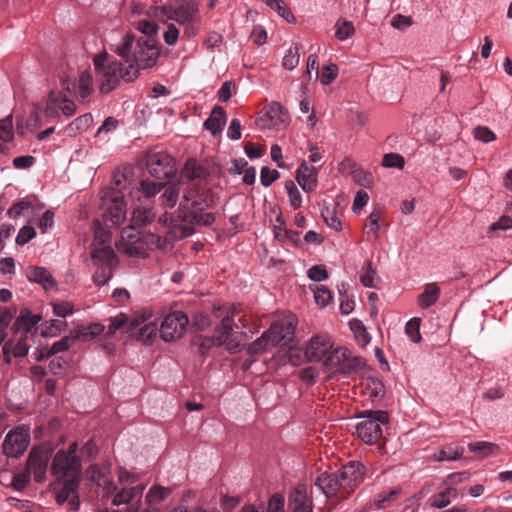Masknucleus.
I'll list each match as a JSON object with an SVG mask.
<instances>
[{"label": "nucleus", "instance_id": "obj_1", "mask_svg": "<svg viewBox=\"0 0 512 512\" xmlns=\"http://www.w3.org/2000/svg\"><path fill=\"white\" fill-rule=\"evenodd\" d=\"M115 52L125 60V64L133 63L140 69L153 67L159 58L160 52L155 38L136 37L126 34L115 45Z\"/></svg>", "mask_w": 512, "mask_h": 512}, {"label": "nucleus", "instance_id": "obj_2", "mask_svg": "<svg viewBox=\"0 0 512 512\" xmlns=\"http://www.w3.org/2000/svg\"><path fill=\"white\" fill-rule=\"evenodd\" d=\"M97 80L100 82L101 93H109L114 90L121 79L131 82L138 78V70L133 63L125 66V63L112 59L107 53L97 54L93 59Z\"/></svg>", "mask_w": 512, "mask_h": 512}, {"label": "nucleus", "instance_id": "obj_3", "mask_svg": "<svg viewBox=\"0 0 512 512\" xmlns=\"http://www.w3.org/2000/svg\"><path fill=\"white\" fill-rule=\"evenodd\" d=\"M100 207L106 226L118 227L126 218V204L121 189L104 188L100 192Z\"/></svg>", "mask_w": 512, "mask_h": 512}, {"label": "nucleus", "instance_id": "obj_4", "mask_svg": "<svg viewBox=\"0 0 512 512\" xmlns=\"http://www.w3.org/2000/svg\"><path fill=\"white\" fill-rule=\"evenodd\" d=\"M357 418L362 420L356 425L358 437L368 445L375 444L382 436V425L389 422V416L383 410H366Z\"/></svg>", "mask_w": 512, "mask_h": 512}, {"label": "nucleus", "instance_id": "obj_5", "mask_svg": "<svg viewBox=\"0 0 512 512\" xmlns=\"http://www.w3.org/2000/svg\"><path fill=\"white\" fill-rule=\"evenodd\" d=\"M122 249L129 256L144 257L148 249L160 247V236L149 233L143 234L133 226L126 227L121 232Z\"/></svg>", "mask_w": 512, "mask_h": 512}, {"label": "nucleus", "instance_id": "obj_6", "mask_svg": "<svg viewBox=\"0 0 512 512\" xmlns=\"http://www.w3.org/2000/svg\"><path fill=\"white\" fill-rule=\"evenodd\" d=\"M91 259L95 266L92 280L96 286L105 285L118 266V258L111 246L93 248Z\"/></svg>", "mask_w": 512, "mask_h": 512}, {"label": "nucleus", "instance_id": "obj_7", "mask_svg": "<svg viewBox=\"0 0 512 512\" xmlns=\"http://www.w3.org/2000/svg\"><path fill=\"white\" fill-rule=\"evenodd\" d=\"M209 204L200 207H191L189 211L179 214V218L186 224L174 225L172 232L174 237L182 239L194 233V225L210 226L215 221V216L211 212H204L210 209Z\"/></svg>", "mask_w": 512, "mask_h": 512}, {"label": "nucleus", "instance_id": "obj_8", "mask_svg": "<svg viewBox=\"0 0 512 512\" xmlns=\"http://www.w3.org/2000/svg\"><path fill=\"white\" fill-rule=\"evenodd\" d=\"M147 169L157 179H171L177 173L175 159L166 152H150L147 155Z\"/></svg>", "mask_w": 512, "mask_h": 512}, {"label": "nucleus", "instance_id": "obj_9", "mask_svg": "<svg viewBox=\"0 0 512 512\" xmlns=\"http://www.w3.org/2000/svg\"><path fill=\"white\" fill-rule=\"evenodd\" d=\"M30 443V429L19 425L10 430L3 441V452L7 457L17 458L22 455Z\"/></svg>", "mask_w": 512, "mask_h": 512}, {"label": "nucleus", "instance_id": "obj_10", "mask_svg": "<svg viewBox=\"0 0 512 512\" xmlns=\"http://www.w3.org/2000/svg\"><path fill=\"white\" fill-rule=\"evenodd\" d=\"M189 318L182 311H174L168 314L162 321L159 329L160 336L165 342L180 339L186 332Z\"/></svg>", "mask_w": 512, "mask_h": 512}, {"label": "nucleus", "instance_id": "obj_11", "mask_svg": "<svg viewBox=\"0 0 512 512\" xmlns=\"http://www.w3.org/2000/svg\"><path fill=\"white\" fill-rule=\"evenodd\" d=\"M50 470L58 479H63L68 474H71V477L80 478L82 473L81 460L79 457L70 456L65 450L61 449L53 457Z\"/></svg>", "mask_w": 512, "mask_h": 512}, {"label": "nucleus", "instance_id": "obj_12", "mask_svg": "<svg viewBox=\"0 0 512 512\" xmlns=\"http://www.w3.org/2000/svg\"><path fill=\"white\" fill-rule=\"evenodd\" d=\"M234 310L231 315L227 314L222 318L220 324L215 327V340L217 346H225L229 353H237L240 350V344L235 338L234 333Z\"/></svg>", "mask_w": 512, "mask_h": 512}, {"label": "nucleus", "instance_id": "obj_13", "mask_svg": "<svg viewBox=\"0 0 512 512\" xmlns=\"http://www.w3.org/2000/svg\"><path fill=\"white\" fill-rule=\"evenodd\" d=\"M50 450L46 447H34L31 449L27 458V471L32 472L34 480L41 483L45 479Z\"/></svg>", "mask_w": 512, "mask_h": 512}, {"label": "nucleus", "instance_id": "obj_14", "mask_svg": "<svg viewBox=\"0 0 512 512\" xmlns=\"http://www.w3.org/2000/svg\"><path fill=\"white\" fill-rule=\"evenodd\" d=\"M332 348V343L326 335H316L310 339L304 350L308 362L322 360Z\"/></svg>", "mask_w": 512, "mask_h": 512}, {"label": "nucleus", "instance_id": "obj_15", "mask_svg": "<svg viewBox=\"0 0 512 512\" xmlns=\"http://www.w3.org/2000/svg\"><path fill=\"white\" fill-rule=\"evenodd\" d=\"M288 507L291 512H313V501L304 485L296 486L290 493Z\"/></svg>", "mask_w": 512, "mask_h": 512}, {"label": "nucleus", "instance_id": "obj_16", "mask_svg": "<svg viewBox=\"0 0 512 512\" xmlns=\"http://www.w3.org/2000/svg\"><path fill=\"white\" fill-rule=\"evenodd\" d=\"M344 484L349 487L359 485L364 480L365 466L360 461H350L339 470Z\"/></svg>", "mask_w": 512, "mask_h": 512}, {"label": "nucleus", "instance_id": "obj_17", "mask_svg": "<svg viewBox=\"0 0 512 512\" xmlns=\"http://www.w3.org/2000/svg\"><path fill=\"white\" fill-rule=\"evenodd\" d=\"M318 171L314 166L306 162L300 164L297 169L296 180L300 187L307 193L312 192L317 187Z\"/></svg>", "mask_w": 512, "mask_h": 512}, {"label": "nucleus", "instance_id": "obj_18", "mask_svg": "<svg viewBox=\"0 0 512 512\" xmlns=\"http://www.w3.org/2000/svg\"><path fill=\"white\" fill-rule=\"evenodd\" d=\"M343 484L339 471L337 473H322L315 480V485L327 498L336 495Z\"/></svg>", "mask_w": 512, "mask_h": 512}, {"label": "nucleus", "instance_id": "obj_19", "mask_svg": "<svg viewBox=\"0 0 512 512\" xmlns=\"http://www.w3.org/2000/svg\"><path fill=\"white\" fill-rule=\"evenodd\" d=\"M26 276L29 281L40 284L46 291L55 289L57 286L56 280L45 267L30 266L26 270Z\"/></svg>", "mask_w": 512, "mask_h": 512}, {"label": "nucleus", "instance_id": "obj_20", "mask_svg": "<svg viewBox=\"0 0 512 512\" xmlns=\"http://www.w3.org/2000/svg\"><path fill=\"white\" fill-rule=\"evenodd\" d=\"M226 122V111L225 109L217 105L215 106L209 117L204 122V128L211 132L213 136L222 132L223 125Z\"/></svg>", "mask_w": 512, "mask_h": 512}, {"label": "nucleus", "instance_id": "obj_21", "mask_svg": "<svg viewBox=\"0 0 512 512\" xmlns=\"http://www.w3.org/2000/svg\"><path fill=\"white\" fill-rule=\"evenodd\" d=\"M40 321L41 316L39 314H32L29 310L24 309L21 311L20 316L15 320L12 326V331L16 334L22 330L24 334L27 335V333Z\"/></svg>", "mask_w": 512, "mask_h": 512}, {"label": "nucleus", "instance_id": "obj_22", "mask_svg": "<svg viewBox=\"0 0 512 512\" xmlns=\"http://www.w3.org/2000/svg\"><path fill=\"white\" fill-rule=\"evenodd\" d=\"M198 5L194 1H183L177 6L176 22L179 24L192 23L198 13Z\"/></svg>", "mask_w": 512, "mask_h": 512}, {"label": "nucleus", "instance_id": "obj_23", "mask_svg": "<svg viewBox=\"0 0 512 512\" xmlns=\"http://www.w3.org/2000/svg\"><path fill=\"white\" fill-rule=\"evenodd\" d=\"M209 176V171L196 159H188L182 171V177L193 179H204Z\"/></svg>", "mask_w": 512, "mask_h": 512}, {"label": "nucleus", "instance_id": "obj_24", "mask_svg": "<svg viewBox=\"0 0 512 512\" xmlns=\"http://www.w3.org/2000/svg\"><path fill=\"white\" fill-rule=\"evenodd\" d=\"M439 296L440 288L437 286V284H427L424 291L418 296V305L422 309H427L438 301Z\"/></svg>", "mask_w": 512, "mask_h": 512}, {"label": "nucleus", "instance_id": "obj_25", "mask_svg": "<svg viewBox=\"0 0 512 512\" xmlns=\"http://www.w3.org/2000/svg\"><path fill=\"white\" fill-rule=\"evenodd\" d=\"M349 356V349L344 347H337L325 356L324 366L327 368H336L340 373L343 361Z\"/></svg>", "mask_w": 512, "mask_h": 512}, {"label": "nucleus", "instance_id": "obj_26", "mask_svg": "<svg viewBox=\"0 0 512 512\" xmlns=\"http://www.w3.org/2000/svg\"><path fill=\"white\" fill-rule=\"evenodd\" d=\"M80 478L71 477L63 480L62 488L56 493L57 504L63 505L74 493L77 492Z\"/></svg>", "mask_w": 512, "mask_h": 512}, {"label": "nucleus", "instance_id": "obj_27", "mask_svg": "<svg viewBox=\"0 0 512 512\" xmlns=\"http://www.w3.org/2000/svg\"><path fill=\"white\" fill-rule=\"evenodd\" d=\"M365 366V361L363 358L358 356H353L351 351L349 350V356L345 361H343L342 367L340 368V373L344 376H352L361 371Z\"/></svg>", "mask_w": 512, "mask_h": 512}, {"label": "nucleus", "instance_id": "obj_28", "mask_svg": "<svg viewBox=\"0 0 512 512\" xmlns=\"http://www.w3.org/2000/svg\"><path fill=\"white\" fill-rule=\"evenodd\" d=\"M191 346L195 352L201 356H205L209 353L210 349L217 346V342L213 337H205L203 335H195L191 339Z\"/></svg>", "mask_w": 512, "mask_h": 512}, {"label": "nucleus", "instance_id": "obj_29", "mask_svg": "<svg viewBox=\"0 0 512 512\" xmlns=\"http://www.w3.org/2000/svg\"><path fill=\"white\" fill-rule=\"evenodd\" d=\"M456 497L457 490L453 487H446L431 498V506L437 509L445 508L451 503V498Z\"/></svg>", "mask_w": 512, "mask_h": 512}, {"label": "nucleus", "instance_id": "obj_30", "mask_svg": "<svg viewBox=\"0 0 512 512\" xmlns=\"http://www.w3.org/2000/svg\"><path fill=\"white\" fill-rule=\"evenodd\" d=\"M264 334L270 342L271 346H278L282 344L286 345L289 343L286 336L284 335V330L280 323L272 324L270 328L264 332Z\"/></svg>", "mask_w": 512, "mask_h": 512}, {"label": "nucleus", "instance_id": "obj_31", "mask_svg": "<svg viewBox=\"0 0 512 512\" xmlns=\"http://www.w3.org/2000/svg\"><path fill=\"white\" fill-rule=\"evenodd\" d=\"M111 232L102 227L99 220H95L93 248L111 246Z\"/></svg>", "mask_w": 512, "mask_h": 512}, {"label": "nucleus", "instance_id": "obj_32", "mask_svg": "<svg viewBox=\"0 0 512 512\" xmlns=\"http://www.w3.org/2000/svg\"><path fill=\"white\" fill-rule=\"evenodd\" d=\"M155 218L152 208L138 206L133 210L132 223L136 226H145Z\"/></svg>", "mask_w": 512, "mask_h": 512}, {"label": "nucleus", "instance_id": "obj_33", "mask_svg": "<svg viewBox=\"0 0 512 512\" xmlns=\"http://www.w3.org/2000/svg\"><path fill=\"white\" fill-rule=\"evenodd\" d=\"M266 113L268 117L272 119L275 123V127L278 128L281 125H284L287 122V116L283 111V107L279 102H271L266 108Z\"/></svg>", "mask_w": 512, "mask_h": 512}, {"label": "nucleus", "instance_id": "obj_34", "mask_svg": "<svg viewBox=\"0 0 512 512\" xmlns=\"http://www.w3.org/2000/svg\"><path fill=\"white\" fill-rule=\"evenodd\" d=\"M321 217L328 227L334 229L335 231H340L342 229V224L337 216L335 208H331L328 205L324 204L321 209Z\"/></svg>", "mask_w": 512, "mask_h": 512}, {"label": "nucleus", "instance_id": "obj_35", "mask_svg": "<svg viewBox=\"0 0 512 512\" xmlns=\"http://www.w3.org/2000/svg\"><path fill=\"white\" fill-rule=\"evenodd\" d=\"M110 324L108 325L107 335L113 336L118 330L127 332L126 329L129 327V316L125 313H119L115 317L109 319Z\"/></svg>", "mask_w": 512, "mask_h": 512}, {"label": "nucleus", "instance_id": "obj_36", "mask_svg": "<svg viewBox=\"0 0 512 512\" xmlns=\"http://www.w3.org/2000/svg\"><path fill=\"white\" fill-rule=\"evenodd\" d=\"M78 338V333H71L70 335L64 336L60 340L54 342L53 345L49 347L50 355L53 357L60 352L67 351L72 345H74Z\"/></svg>", "mask_w": 512, "mask_h": 512}, {"label": "nucleus", "instance_id": "obj_37", "mask_svg": "<svg viewBox=\"0 0 512 512\" xmlns=\"http://www.w3.org/2000/svg\"><path fill=\"white\" fill-rule=\"evenodd\" d=\"M12 114L0 120V139L4 142H9L13 139V123ZM5 147L0 143V152L4 153Z\"/></svg>", "mask_w": 512, "mask_h": 512}, {"label": "nucleus", "instance_id": "obj_38", "mask_svg": "<svg viewBox=\"0 0 512 512\" xmlns=\"http://www.w3.org/2000/svg\"><path fill=\"white\" fill-rule=\"evenodd\" d=\"M468 448L472 453L478 454L481 457L494 455L498 447L491 442L479 441L475 443H469Z\"/></svg>", "mask_w": 512, "mask_h": 512}, {"label": "nucleus", "instance_id": "obj_39", "mask_svg": "<svg viewBox=\"0 0 512 512\" xmlns=\"http://www.w3.org/2000/svg\"><path fill=\"white\" fill-rule=\"evenodd\" d=\"M59 101H60V94H57L53 90L49 92L44 113L45 116L48 118H57L59 116Z\"/></svg>", "mask_w": 512, "mask_h": 512}, {"label": "nucleus", "instance_id": "obj_40", "mask_svg": "<svg viewBox=\"0 0 512 512\" xmlns=\"http://www.w3.org/2000/svg\"><path fill=\"white\" fill-rule=\"evenodd\" d=\"M377 272L371 261H366L362 267L360 281L365 287L376 288L375 278Z\"/></svg>", "mask_w": 512, "mask_h": 512}, {"label": "nucleus", "instance_id": "obj_41", "mask_svg": "<svg viewBox=\"0 0 512 512\" xmlns=\"http://www.w3.org/2000/svg\"><path fill=\"white\" fill-rule=\"evenodd\" d=\"M171 489L160 485H153L146 494V501L149 504H155L163 501L169 494Z\"/></svg>", "mask_w": 512, "mask_h": 512}, {"label": "nucleus", "instance_id": "obj_42", "mask_svg": "<svg viewBox=\"0 0 512 512\" xmlns=\"http://www.w3.org/2000/svg\"><path fill=\"white\" fill-rule=\"evenodd\" d=\"M335 28V37L340 41H345L346 39L351 37L355 32L353 23L345 19H339L336 22Z\"/></svg>", "mask_w": 512, "mask_h": 512}, {"label": "nucleus", "instance_id": "obj_43", "mask_svg": "<svg viewBox=\"0 0 512 512\" xmlns=\"http://www.w3.org/2000/svg\"><path fill=\"white\" fill-rule=\"evenodd\" d=\"M300 60V48L298 45L290 47L283 57L282 65L287 70H293L297 67Z\"/></svg>", "mask_w": 512, "mask_h": 512}, {"label": "nucleus", "instance_id": "obj_44", "mask_svg": "<svg viewBox=\"0 0 512 512\" xmlns=\"http://www.w3.org/2000/svg\"><path fill=\"white\" fill-rule=\"evenodd\" d=\"M314 298L317 305L322 308L327 307L333 300L331 291L325 285H316L314 288Z\"/></svg>", "mask_w": 512, "mask_h": 512}, {"label": "nucleus", "instance_id": "obj_45", "mask_svg": "<svg viewBox=\"0 0 512 512\" xmlns=\"http://www.w3.org/2000/svg\"><path fill=\"white\" fill-rule=\"evenodd\" d=\"M165 190L161 195L164 206L172 208L176 205L179 196V187L175 184L164 186Z\"/></svg>", "mask_w": 512, "mask_h": 512}, {"label": "nucleus", "instance_id": "obj_46", "mask_svg": "<svg viewBox=\"0 0 512 512\" xmlns=\"http://www.w3.org/2000/svg\"><path fill=\"white\" fill-rule=\"evenodd\" d=\"M93 123L92 114L86 113L75 120H73L69 125L68 129L73 132H83L86 131Z\"/></svg>", "mask_w": 512, "mask_h": 512}, {"label": "nucleus", "instance_id": "obj_47", "mask_svg": "<svg viewBox=\"0 0 512 512\" xmlns=\"http://www.w3.org/2000/svg\"><path fill=\"white\" fill-rule=\"evenodd\" d=\"M421 319L414 317L410 319L405 326V333L414 343H419L422 339L420 334Z\"/></svg>", "mask_w": 512, "mask_h": 512}, {"label": "nucleus", "instance_id": "obj_48", "mask_svg": "<svg viewBox=\"0 0 512 512\" xmlns=\"http://www.w3.org/2000/svg\"><path fill=\"white\" fill-rule=\"evenodd\" d=\"M285 189L289 196V203L294 209H298L302 205V196L297 186L292 180H288L285 183Z\"/></svg>", "mask_w": 512, "mask_h": 512}, {"label": "nucleus", "instance_id": "obj_49", "mask_svg": "<svg viewBox=\"0 0 512 512\" xmlns=\"http://www.w3.org/2000/svg\"><path fill=\"white\" fill-rule=\"evenodd\" d=\"M164 185L157 184L150 180H142L139 183V191L144 195L145 198L150 199L158 194Z\"/></svg>", "mask_w": 512, "mask_h": 512}, {"label": "nucleus", "instance_id": "obj_50", "mask_svg": "<svg viewBox=\"0 0 512 512\" xmlns=\"http://www.w3.org/2000/svg\"><path fill=\"white\" fill-rule=\"evenodd\" d=\"M92 76L89 72L84 71L79 76L78 94L80 98L86 99L91 94Z\"/></svg>", "mask_w": 512, "mask_h": 512}, {"label": "nucleus", "instance_id": "obj_51", "mask_svg": "<svg viewBox=\"0 0 512 512\" xmlns=\"http://www.w3.org/2000/svg\"><path fill=\"white\" fill-rule=\"evenodd\" d=\"M157 331L158 327L154 322L146 323L138 330L137 340L147 343L156 336Z\"/></svg>", "mask_w": 512, "mask_h": 512}, {"label": "nucleus", "instance_id": "obj_52", "mask_svg": "<svg viewBox=\"0 0 512 512\" xmlns=\"http://www.w3.org/2000/svg\"><path fill=\"white\" fill-rule=\"evenodd\" d=\"M351 175H352L353 180L358 185H361L364 187H370L373 184V181H374L373 175L370 172L365 171L361 168H356V169L351 170Z\"/></svg>", "mask_w": 512, "mask_h": 512}, {"label": "nucleus", "instance_id": "obj_53", "mask_svg": "<svg viewBox=\"0 0 512 512\" xmlns=\"http://www.w3.org/2000/svg\"><path fill=\"white\" fill-rule=\"evenodd\" d=\"M109 472L110 465H105L103 467L98 465H91L87 470L90 480L99 486L101 485V482L104 481L105 474Z\"/></svg>", "mask_w": 512, "mask_h": 512}, {"label": "nucleus", "instance_id": "obj_54", "mask_svg": "<svg viewBox=\"0 0 512 512\" xmlns=\"http://www.w3.org/2000/svg\"><path fill=\"white\" fill-rule=\"evenodd\" d=\"M338 70H339L338 66L334 63H330V64L324 66L321 70L320 75L318 76L320 79V82L323 85H329L336 79V77L338 75Z\"/></svg>", "mask_w": 512, "mask_h": 512}, {"label": "nucleus", "instance_id": "obj_55", "mask_svg": "<svg viewBox=\"0 0 512 512\" xmlns=\"http://www.w3.org/2000/svg\"><path fill=\"white\" fill-rule=\"evenodd\" d=\"M463 454V449L446 447L440 449L437 453H435V459L437 461H452L460 458Z\"/></svg>", "mask_w": 512, "mask_h": 512}, {"label": "nucleus", "instance_id": "obj_56", "mask_svg": "<svg viewBox=\"0 0 512 512\" xmlns=\"http://www.w3.org/2000/svg\"><path fill=\"white\" fill-rule=\"evenodd\" d=\"M399 494L400 491L397 489H393L385 494H379L375 500V505L378 509H385L398 498Z\"/></svg>", "mask_w": 512, "mask_h": 512}, {"label": "nucleus", "instance_id": "obj_57", "mask_svg": "<svg viewBox=\"0 0 512 512\" xmlns=\"http://www.w3.org/2000/svg\"><path fill=\"white\" fill-rule=\"evenodd\" d=\"M280 177V173L276 169H270L263 166L260 171V182L264 187H269L271 184Z\"/></svg>", "mask_w": 512, "mask_h": 512}, {"label": "nucleus", "instance_id": "obj_58", "mask_svg": "<svg viewBox=\"0 0 512 512\" xmlns=\"http://www.w3.org/2000/svg\"><path fill=\"white\" fill-rule=\"evenodd\" d=\"M270 346V342L263 333L259 338H257L249 345L248 352L250 354H261L266 352Z\"/></svg>", "mask_w": 512, "mask_h": 512}, {"label": "nucleus", "instance_id": "obj_59", "mask_svg": "<svg viewBox=\"0 0 512 512\" xmlns=\"http://www.w3.org/2000/svg\"><path fill=\"white\" fill-rule=\"evenodd\" d=\"M405 161L403 156L397 153L385 154L382 160V165L387 168H399L404 167Z\"/></svg>", "mask_w": 512, "mask_h": 512}, {"label": "nucleus", "instance_id": "obj_60", "mask_svg": "<svg viewBox=\"0 0 512 512\" xmlns=\"http://www.w3.org/2000/svg\"><path fill=\"white\" fill-rule=\"evenodd\" d=\"M138 30L143 34L144 38H154L158 31V25L152 21L143 19L138 22Z\"/></svg>", "mask_w": 512, "mask_h": 512}, {"label": "nucleus", "instance_id": "obj_61", "mask_svg": "<svg viewBox=\"0 0 512 512\" xmlns=\"http://www.w3.org/2000/svg\"><path fill=\"white\" fill-rule=\"evenodd\" d=\"M151 317V313L149 311H141L136 312L131 318H129V327H127V332H132L138 326L143 324Z\"/></svg>", "mask_w": 512, "mask_h": 512}, {"label": "nucleus", "instance_id": "obj_62", "mask_svg": "<svg viewBox=\"0 0 512 512\" xmlns=\"http://www.w3.org/2000/svg\"><path fill=\"white\" fill-rule=\"evenodd\" d=\"M29 481L30 475L28 471L14 474L11 481V487L16 491H23L28 485Z\"/></svg>", "mask_w": 512, "mask_h": 512}, {"label": "nucleus", "instance_id": "obj_63", "mask_svg": "<svg viewBox=\"0 0 512 512\" xmlns=\"http://www.w3.org/2000/svg\"><path fill=\"white\" fill-rule=\"evenodd\" d=\"M474 137L484 143H489L496 139L495 134L486 126H477L474 128Z\"/></svg>", "mask_w": 512, "mask_h": 512}, {"label": "nucleus", "instance_id": "obj_64", "mask_svg": "<svg viewBox=\"0 0 512 512\" xmlns=\"http://www.w3.org/2000/svg\"><path fill=\"white\" fill-rule=\"evenodd\" d=\"M308 278L315 282H321L328 278V272L323 265H314L308 270Z\"/></svg>", "mask_w": 512, "mask_h": 512}]
</instances>
